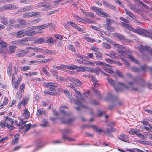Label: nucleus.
Here are the masks:
<instances>
[{
	"label": "nucleus",
	"mask_w": 152,
	"mask_h": 152,
	"mask_svg": "<svg viewBox=\"0 0 152 152\" xmlns=\"http://www.w3.org/2000/svg\"><path fill=\"white\" fill-rule=\"evenodd\" d=\"M107 80L110 85L115 88L116 92L121 91V89L117 88L116 86L118 84L124 87L126 89L132 91H136L138 92L143 91V88L145 86L146 83L145 81L141 78L134 79L132 81L129 82V86H126L125 84L120 82H116L110 78H107Z\"/></svg>",
	"instance_id": "f257e3e1"
},
{
	"label": "nucleus",
	"mask_w": 152,
	"mask_h": 152,
	"mask_svg": "<svg viewBox=\"0 0 152 152\" xmlns=\"http://www.w3.org/2000/svg\"><path fill=\"white\" fill-rule=\"evenodd\" d=\"M66 106H62L60 107L61 111L62 113L65 116L60 118V120L62 123L70 124L73 123L75 120L76 118L74 117H72L70 118H67V117H69L72 116V114L71 113H66L65 111L63 110L65 108H67Z\"/></svg>",
	"instance_id": "f03ea898"
},
{
	"label": "nucleus",
	"mask_w": 152,
	"mask_h": 152,
	"mask_svg": "<svg viewBox=\"0 0 152 152\" xmlns=\"http://www.w3.org/2000/svg\"><path fill=\"white\" fill-rule=\"evenodd\" d=\"M133 31L141 35L145 36L148 37L152 38V31L151 30H145L142 28H140L135 30H134Z\"/></svg>",
	"instance_id": "7ed1b4c3"
},
{
	"label": "nucleus",
	"mask_w": 152,
	"mask_h": 152,
	"mask_svg": "<svg viewBox=\"0 0 152 152\" xmlns=\"http://www.w3.org/2000/svg\"><path fill=\"white\" fill-rule=\"evenodd\" d=\"M92 10L95 12L96 14L99 16H101L104 17H109L110 15L104 12L103 10L100 8L96 7H91Z\"/></svg>",
	"instance_id": "20e7f679"
},
{
	"label": "nucleus",
	"mask_w": 152,
	"mask_h": 152,
	"mask_svg": "<svg viewBox=\"0 0 152 152\" xmlns=\"http://www.w3.org/2000/svg\"><path fill=\"white\" fill-rule=\"evenodd\" d=\"M18 8V7L16 5L8 4L4 5L1 8H0V11L16 10Z\"/></svg>",
	"instance_id": "39448f33"
},
{
	"label": "nucleus",
	"mask_w": 152,
	"mask_h": 152,
	"mask_svg": "<svg viewBox=\"0 0 152 152\" xmlns=\"http://www.w3.org/2000/svg\"><path fill=\"white\" fill-rule=\"evenodd\" d=\"M46 87L49 88L50 91H53L55 88L57 86V84L56 83H54L51 82H47L44 84Z\"/></svg>",
	"instance_id": "423d86ee"
},
{
	"label": "nucleus",
	"mask_w": 152,
	"mask_h": 152,
	"mask_svg": "<svg viewBox=\"0 0 152 152\" xmlns=\"http://www.w3.org/2000/svg\"><path fill=\"white\" fill-rule=\"evenodd\" d=\"M138 50L142 52L143 50H148L151 54L152 55V50L151 48L147 46H144L142 45H140L139 47L138 48Z\"/></svg>",
	"instance_id": "0eeeda50"
},
{
	"label": "nucleus",
	"mask_w": 152,
	"mask_h": 152,
	"mask_svg": "<svg viewBox=\"0 0 152 152\" xmlns=\"http://www.w3.org/2000/svg\"><path fill=\"white\" fill-rule=\"evenodd\" d=\"M31 123L28 124H26L23 126H21L20 127V130L21 131H23L25 133L28 131L31 128Z\"/></svg>",
	"instance_id": "6e6552de"
},
{
	"label": "nucleus",
	"mask_w": 152,
	"mask_h": 152,
	"mask_svg": "<svg viewBox=\"0 0 152 152\" xmlns=\"http://www.w3.org/2000/svg\"><path fill=\"white\" fill-rule=\"evenodd\" d=\"M7 44L4 42L3 41H0V46L2 47L1 48H0V52L1 53L4 52L7 50Z\"/></svg>",
	"instance_id": "1a4fd4ad"
},
{
	"label": "nucleus",
	"mask_w": 152,
	"mask_h": 152,
	"mask_svg": "<svg viewBox=\"0 0 152 152\" xmlns=\"http://www.w3.org/2000/svg\"><path fill=\"white\" fill-rule=\"evenodd\" d=\"M29 51L18 50L16 52V55L18 57H23L29 52Z\"/></svg>",
	"instance_id": "9d476101"
},
{
	"label": "nucleus",
	"mask_w": 152,
	"mask_h": 152,
	"mask_svg": "<svg viewBox=\"0 0 152 152\" xmlns=\"http://www.w3.org/2000/svg\"><path fill=\"white\" fill-rule=\"evenodd\" d=\"M94 63L97 65L100 66L102 67L104 66H106L108 67L111 66L110 65L107 64L103 62L95 61H94Z\"/></svg>",
	"instance_id": "9b49d317"
},
{
	"label": "nucleus",
	"mask_w": 152,
	"mask_h": 152,
	"mask_svg": "<svg viewBox=\"0 0 152 152\" xmlns=\"http://www.w3.org/2000/svg\"><path fill=\"white\" fill-rule=\"evenodd\" d=\"M105 29L111 32H114L115 31V28L112 26L111 24H105L104 25Z\"/></svg>",
	"instance_id": "f8f14e48"
},
{
	"label": "nucleus",
	"mask_w": 152,
	"mask_h": 152,
	"mask_svg": "<svg viewBox=\"0 0 152 152\" xmlns=\"http://www.w3.org/2000/svg\"><path fill=\"white\" fill-rule=\"evenodd\" d=\"M30 41V39L27 37L21 39L19 41V43L21 44V45L23 46L27 45V42Z\"/></svg>",
	"instance_id": "ddd939ff"
},
{
	"label": "nucleus",
	"mask_w": 152,
	"mask_h": 152,
	"mask_svg": "<svg viewBox=\"0 0 152 152\" xmlns=\"http://www.w3.org/2000/svg\"><path fill=\"white\" fill-rule=\"evenodd\" d=\"M0 21L1 23L4 25H7L8 23V18L4 16L1 17L0 18Z\"/></svg>",
	"instance_id": "4468645a"
},
{
	"label": "nucleus",
	"mask_w": 152,
	"mask_h": 152,
	"mask_svg": "<svg viewBox=\"0 0 152 152\" xmlns=\"http://www.w3.org/2000/svg\"><path fill=\"white\" fill-rule=\"evenodd\" d=\"M26 33L23 30L18 31L16 33V37L17 38H20L25 35Z\"/></svg>",
	"instance_id": "2eb2a0df"
},
{
	"label": "nucleus",
	"mask_w": 152,
	"mask_h": 152,
	"mask_svg": "<svg viewBox=\"0 0 152 152\" xmlns=\"http://www.w3.org/2000/svg\"><path fill=\"white\" fill-rule=\"evenodd\" d=\"M128 138V136L126 134H121L118 136V138L120 140L125 142H128V140H126V139Z\"/></svg>",
	"instance_id": "dca6fc26"
},
{
	"label": "nucleus",
	"mask_w": 152,
	"mask_h": 152,
	"mask_svg": "<svg viewBox=\"0 0 152 152\" xmlns=\"http://www.w3.org/2000/svg\"><path fill=\"white\" fill-rule=\"evenodd\" d=\"M45 39L44 37H39L37 38L34 41L35 43L42 44L45 43Z\"/></svg>",
	"instance_id": "f3484780"
},
{
	"label": "nucleus",
	"mask_w": 152,
	"mask_h": 152,
	"mask_svg": "<svg viewBox=\"0 0 152 152\" xmlns=\"http://www.w3.org/2000/svg\"><path fill=\"white\" fill-rule=\"evenodd\" d=\"M122 104V102L119 101L118 99H117L115 102L114 105H110L109 106V108L111 109L115 107L120 106Z\"/></svg>",
	"instance_id": "a211bd4d"
},
{
	"label": "nucleus",
	"mask_w": 152,
	"mask_h": 152,
	"mask_svg": "<svg viewBox=\"0 0 152 152\" xmlns=\"http://www.w3.org/2000/svg\"><path fill=\"white\" fill-rule=\"evenodd\" d=\"M115 35L120 40H122L124 41H126V40L125 37L121 34L118 33H115Z\"/></svg>",
	"instance_id": "6ab92c4d"
},
{
	"label": "nucleus",
	"mask_w": 152,
	"mask_h": 152,
	"mask_svg": "<svg viewBox=\"0 0 152 152\" xmlns=\"http://www.w3.org/2000/svg\"><path fill=\"white\" fill-rule=\"evenodd\" d=\"M83 101H84V100L83 99H78V100L75 102V103L76 104L81 105V107H82L88 109V108L86 106L82 105V103L83 102Z\"/></svg>",
	"instance_id": "aec40b11"
},
{
	"label": "nucleus",
	"mask_w": 152,
	"mask_h": 152,
	"mask_svg": "<svg viewBox=\"0 0 152 152\" xmlns=\"http://www.w3.org/2000/svg\"><path fill=\"white\" fill-rule=\"evenodd\" d=\"M77 67V66L74 64H71L69 66L64 65V68H67L72 70L75 69Z\"/></svg>",
	"instance_id": "412c9836"
},
{
	"label": "nucleus",
	"mask_w": 152,
	"mask_h": 152,
	"mask_svg": "<svg viewBox=\"0 0 152 152\" xmlns=\"http://www.w3.org/2000/svg\"><path fill=\"white\" fill-rule=\"evenodd\" d=\"M7 72L8 75L11 77L12 72V65L11 63H10L8 66Z\"/></svg>",
	"instance_id": "4be33fe9"
},
{
	"label": "nucleus",
	"mask_w": 152,
	"mask_h": 152,
	"mask_svg": "<svg viewBox=\"0 0 152 152\" xmlns=\"http://www.w3.org/2000/svg\"><path fill=\"white\" fill-rule=\"evenodd\" d=\"M43 50L44 51L43 52H44V54H45L53 55L56 54V51L55 50H53L52 51L47 49H45Z\"/></svg>",
	"instance_id": "5701e85b"
},
{
	"label": "nucleus",
	"mask_w": 152,
	"mask_h": 152,
	"mask_svg": "<svg viewBox=\"0 0 152 152\" xmlns=\"http://www.w3.org/2000/svg\"><path fill=\"white\" fill-rule=\"evenodd\" d=\"M30 113L27 109H25L24 110V113L22 114V116H24L25 115V118L28 119L29 117Z\"/></svg>",
	"instance_id": "b1692460"
},
{
	"label": "nucleus",
	"mask_w": 152,
	"mask_h": 152,
	"mask_svg": "<svg viewBox=\"0 0 152 152\" xmlns=\"http://www.w3.org/2000/svg\"><path fill=\"white\" fill-rule=\"evenodd\" d=\"M128 7L130 8L131 10H133L135 12H137L138 11L137 7L134 4L129 3L128 4Z\"/></svg>",
	"instance_id": "393cba45"
},
{
	"label": "nucleus",
	"mask_w": 152,
	"mask_h": 152,
	"mask_svg": "<svg viewBox=\"0 0 152 152\" xmlns=\"http://www.w3.org/2000/svg\"><path fill=\"white\" fill-rule=\"evenodd\" d=\"M42 114H44L45 115L46 113L45 111L41 109H38L37 113V115L38 116H40Z\"/></svg>",
	"instance_id": "a878e982"
},
{
	"label": "nucleus",
	"mask_w": 152,
	"mask_h": 152,
	"mask_svg": "<svg viewBox=\"0 0 152 152\" xmlns=\"http://www.w3.org/2000/svg\"><path fill=\"white\" fill-rule=\"evenodd\" d=\"M49 25V24L48 23L47 24L37 26V27H36L35 28H37V29L42 30L47 28Z\"/></svg>",
	"instance_id": "bb28decb"
},
{
	"label": "nucleus",
	"mask_w": 152,
	"mask_h": 152,
	"mask_svg": "<svg viewBox=\"0 0 152 152\" xmlns=\"http://www.w3.org/2000/svg\"><path fill=\"white\" fill-rule=\"evenodd\" d=\"M45 144L41 141L38 142L36 144V148L35 150V151L43 146Z\"/></svg>",
	"instance_id": "cd10ccee"
},
{
	"label": "nucleus",
	"mask_w": 152,
	"mask_h": 152,
	"mask_svg": "<svg viewBox=\"0 0 152 152\" xmlns=\"http://www.w3.org/2000/svg\"><path fill=\"white\" fill-rule=\"evenodd\" d=\"M139 131L138 129H131L129 133L131 134H135L136 135L138 133Z\"/></svg>",
	"instance_id": "c85d7f7f"
},
{
	"label": "nucleus",
	"mask_w": 152,
	"mask_h": 152,
	"mask_svg": "<svg viewBox=\"0 0 152 152\" xmlns=\"http://www.w3.org/2000/svg\"><path fill=\"white\" fill-rule=\"evenodd\" d=\"M46 39H45V43H53V39L52 37H48L46 38Z\"/></svg>",
	"instance_id": "c756f323"
},
{
	"label": "nucleus",
	"mask_w": 152,
	"mask_h": 152,
	"mask_svg": "<svg viewBox=\"0 0 152 152\" xmlns=\"http://www.w3.org/2000/svg\"><path fill=\"white\" fill-rule=\"evenodd\" d=\"M90 126L92 128L94 129L95 130L98 132L99 133H101V132H103V131L101 129L98 128L96 126L94 125H91Z\"/></svg>",
	"instance_id": "7c9ffc66"
},
{
	"label": "nucleus",
	"mask_w": 152,
	"mask_h": 152,
	"mask_svg": "<svg viewBox=\"0 0 152 152\" xmlns=\"http://www.w3.org/2000/svg\"><path fill=\"white\" fill-rule=\"evenodd\" d=\"M96 55V57L98 59H102V54L101 52L99 51H96L95 53Z\"/></svg>",
	"instance_id": "2f4dec72"
},
{
	"label": "nucleus",
	"mask_w": 152,
	"mask_h": 152,
	"mask_svg": "<svg viewBox=\"0 0 152 152\" xmlns=\"http://www.w3.org/2000/svg\"><path fill=\"white\" fill-rule=\"evenodd\" d=\"M53 68L55 69L64 70V65H62L61 66H54Z\"/></svg>",
	"instance_id": "473e14b6"
},
{
	"label": "nucleus",
	"mask_w": 152,
	"mask_h": 152,
	"mask_svg": "<svg viewBox=\"0 0 152 152\" xmlns=\"http://www.w3.org/2000/svg\"><path fill=\"white\" fill-rule=\"evenodd\" d=\"M118 51L120 52V54L125 58L128 57L129 56L128 55L126 52L123 50L122 49L121 50H118Z\"/></svg>",
	"instance_id": "72a5a7b5"
},
{
	"label": "nucleus",
	"mask_w": 152,
	"mask_h": 152,
	"mask_svg": "<svg viewBox=\"0 0 152 152\" xmlns=\"http://www.w3.org/2000/svg\"><path fill=\"white\" fill-rule=\"evenodd\" d=\"M110 57L115 59L117 58V54L114 51H112L110 53Z\"/></svg>",
	"instance_id": "f704fd0d"
},
{
	"label": "nucleus",
	"mask_w": 152,
	"mask_h": 152,
	"mask_svg": "<svg viewBox=\"0 0 152 152\" xmlns=\"http://www.w3.org/2000/svg\"><path fill=\"white\" fill-rule=\"evenodd\" d=\"M0 126L3 128L8 126V123L6 121H2L0 122Z\"/></svg>",
	"instance_id": "c9c22d12"
},
{
	"label": "nucleus",
	"mask_w": 152,
	"mask_h": 152,
	"mask_svg": "<svg viewBox=\"0 0 152 152\" xmlns=\"http://www.w3.org/2000/svg\"><path fill=\"white\" fill-rule=\"evenodd\" d=\"M29 100V99L28 97L24 98L22 101L21 103L23 104L24 106H25L26 105L27 103Z\"/></svg>",
	"instance_id": "e433bc0d"
},
{
	"label": "nucleus",
	"mask_w": 152,
	"mask_h": 152,
	"mask_svg": "<svg viewBox=\"0 0 152 152\" xmlns=\"http://www.w3.org/2000/svg\"><path fill=\"white\" fill-rule=\"evenodd\" d=\"M138 142L140 144L147 145H152V143L149 141H144L138 140Z\"/></svg>",
	"instance_id": "4c0bfd02"
},
{
	"label": "nucleus",
	"mask_w": 152,
	"mask_h": 152,
	"mask_svg": "<svg viewBox=\"0 0 152 152\" xmlns=\"http://www.w3.org/2000/svg\"><path fill=\"white\" fill-rule=\"evenodd\" d=\"M43 124L41 125V126L42 127H48L49 126V123L45 119L42 120Z\"/></svg>",
	"instance_id": "58836bf2"
},
{
	"label": "nucleus",
	"mask_w": 152,
	"mask_h": 152,
	"mask_svg": "<svg viewBox=\"0 0 152 152\" xmlns=\"http://www.w3.org/2000/svg\"><path fill=\"white\" fill-rule=\"evenodd\" d=\"M102 45L103 48L106 49H110L111 48V46L107 43H103L102 44Z\"/></svg>",
	"instance_id": "ea45409f"
},
{
	"label": "nucleus",
	"mask_w": 152,
	"mask_h": 152,
	"mask_svg": "<svg viewBox=\"0 0 152 152\" xmlns=\"http://www.w3.org/2000/svg\"><path fill=\"white\" fill-rule=\"evenodd\" d=\"M31 17H33L35 16L39 15H40V12L38 11H35L31 12Z\"/></svg>",
	"instance_id": "a19ab883"
},
{
	"label": "nucleus",
	"mask_w": 152,
	"mask_h": 152,
	"mask_svg": "<svg viewBox=\"0 0 152 152\" xmlns=\"http://www.w3.org/2000/svg\"><path fill=\"white\" fill-rule=\"evenodd\" d=\"M103 68L105 71L109 73H113V71L111 70V68H107L105 67V66H103Z\"/></svg>",
	"instance_id": "79ce46f5"
},
{
	"label": "nucleus",
	"mask_w": 152,
	"mask_h": 152,
	"mask_svg": "<svg viewBox=\"0 0 152 152\" xmlns=\"http://www.w3.org/2000/svg\"><path fill=\"white\" fill-rule=\"evenodd\" d=\"M75 69L77 70V71L80 72H82L85 71L84 67H78L77 66Z\"/></svg>",
	"instance_id": "37998d69"
},
{
	"label": "nucleus",
	"mask_w": 152,
	"mask_h": 152,
	"mask_svg": "<svg viewBox=\"0 0 152 152\" xmlns=\"http://www.w3.org/2000/svg\"><path fill=\"white\" fill-rule=\"evenodd\" d=\"M74 55H75V56H76V57H78L81 59H83V57L85 58H87V57H86L85 56H83L79 53H74Z\"/></svg>",
	"instance_id": "c03bdc74"
},
{
	"label": "nucleus",
	"mask_w": 152,
	"mask_h": 152,
	"mask_svg": "<svg viewBox=\"0 0 152 152\" xmlns=\"http://www.w3.org/2000/svg\"><path fill=\"white\" fill-rule=\"evenodd\" d=\"M85 39L88 41L90 42H95V40L94 39H91L88 36V35L86 34L85 35Z\"/></svg>",
	"instance_id": "a18cd8bd"
},
{
	"label": "nucleus",
	"mask_w": 152,
	"mask_h": 152,
	"mask_svg": "<svg viewBox=\"0 0 152 152\" xmlns=\"http://www.w3.org/2000/svg\"><path fill=\"white\" fill-rule=\"evenodd\" d=\"M85 15L86 16L90 17L91 18H94L95 15L92 12H87Z\"/></svg>",
	"instance_id": "49530a36"
},
{
	"label": "nucleus",
	"mask_w": 152,
	"mask_h": 152,
	"mask_svg": "<svg viewBox=\"0 0 152 152\" xmlns=\"http://www.w3.org/2000/svg\"><path fill=\"white\" fill-rule=\"evenodd\" d=\"M126 13L129 15L130 17L132 18V17L134 15L130 11H129L128 10L125 9H124Z\"/></svg>",
	"instance_id": "de8ad7c7"
},
{
	"label": "nucleus",
	"mask_w": 152,
	"mask_h": 152,
	"mask_svg": "<svg viewBox=\"0 0 152 152\" xmlns=\"http://www.w3.org/2000/svg\"><path fill=\"white\" fill-rule=\"evenodd\" d=\"M36 27H37V26H32L31 27L28 28L26 29V31H29V32H31V31H33L34 29H37V28H35Z\"/></svg>",
	"instance_id": "09e8293b"
},
{
	"label": "nucleus",
	"mask_w": 152,
	"mask_h": 152,
	"mask_svg": "<svg viewBox=\"0 0 152 152\" xmlns=\"http://www.w3.org/2000/svg\"><path fill=\"white\" fill-rule=\"evenodd\" d=\"M89 77L91 79L92 81L94 83H97L98 81V80L92 75H89Z\"/></svg>",
	"instance_id": "8fccbe9b"
},
{
	"label": "nucleus",
	"mask_w": 152,
	"mask_h": 152,
	"mask_svg": "<svg viewBox=\"0 0 152 152\" xmlns=\"http://www.w3.org/2000/svg\"><path fill=\"white\" fill-rule=\"evenodd\" d=\"M19 2L21 3L28 4L31 2L30 0H20Z\"/></svg>",
	"instance_id": "3c124183"
},
{
	"label": "nucleus",
	"mask_w": 152,
	"mask_h": 152,
	"mask_svg": "<svg viewBox=\"0 0 152 152\" xmlns=\"http://www.w3.org/2000/svg\"><path fill=\"white\" fill-rule=\"evenodd\" d=\"M129 69H130L132 71L134 72H139L140 71V69L139 68L134 67H132Z\"/></svg>",
	"instance_id": "603ef678"
},
{
	"label": "nucleus",
	"mask_w": 152,
	"mask_h": 152,
	"mask_svg": "<svg viewBox=\"0 0 152 152\" xmlns=\"http://www.w3.org/2000/svg\"><path fill=\"white\" fill-rule=\"evenodd\" d=\"M106 20V24H111L112 23H113L114 21L112 20L111 19L108 18H107Z\"/></svg>",
	"instance_id": "864d4df0"
},
{
	"label": "nucleus",
	"mask_w": 152,
	"mask_h": 152,
	"mask_svg": "<svg viewBox=\"0 0 152 152\" xmlns=\"http://www.w3.org/2000/svg\"><path fill=\"white\" fill-rule=\"evenodd\" d=\"M16 47L15 46H12L10 47V52L11 53L14 52L15 51V49Z\"/></svg>",
	"instance_id": "5fc2aeb1"
},
{
	"label": "nucleus",
	"mask_w": 152,
	"mask_h": 152,
	"mask_svg": "<svg viewBox=\"0 0 152 152\" xmlns=\"http://www.w3.org/2000/svg\"><path fill=\"white\" fill-rule=\"evenodd\" d=\"M62 138L64 140H68L69 141H74V140L73 139L68 137L67 136L65 135H63L62 136Z\"/></svg>",
	"instance_id": "6e6d98bb"
},
{
	"label": "nucleus",
	"mask_w": 152,
	"mask_h": 152,
	"mask_svg": "<svg viewBox=\"0 0 152 152\" xmlns=\"http://www.w3.org/2000/svg\"><path fill=\"white\" fill-rule=\"evenodd\" d=\"M5 119L6 121H9L12 124H13L14 123V120L12 118H10L8 116H6Z\"/></svg>",
	"instance_id": "4d7b16f0"
},
{
	"label": "nucleus",
	"mask_w": 152,
	"mask_h": 152,
	"mask_svg": "<svg viewBox=\"0 0 152 152\" xmlns=\"http://www.w3.org/2000/svg\"><path fill=\"white\" fill-rule=\"evenodd\" d=\"M75 82H76L75 83L77 86H80L82 83V82L78 79H76Z\"/></svg>",
	"instance_id": "13d9d810"
},
{
	"label": "nucleus",
	"mask_w": 152,
	"mask_h": 152,
	"mask_svg": "<svg viewBox=\"0 0 152 152\" xmlns=\"http://www.w3.org/2000/svg\"><path fill=\"white\" fill-rule=\"evenodd\" d=\"M140 138L144 140H145V136L141 133H138L137 135Z\"/></svg>",
	"instance_id": "bf43d9fd"
},
{
	"label": "nucleus",
	"mask_w": 152,
	"mask_h": 152,
	"mask_svg": "<svg viewBox=\"0 0 152 152\" xmlns=\"http://www.w3.org/2000/svg\"><path fill=\"white\" fill-rule=\"evenodd\" d=\"M124 27H125L126 28H127L131 31H132V30H134V28H133L132 27L126 23Z\"/></svg>",
	"instance_id": "052dcab7"
},
{
	"label": "nucleus",
	"mask_w": 152,
	"mask_h": 152,
	"mask_svg": "<svg viewBox=\"0 0 152 152\" xmlns=\"http://www.w3.org/2000/svg\"><path fill=\"white\" fill-rule=\"evenodd\" d=\"M64 92L66 95V96L68 98H70L71 96L70 94L66 90H64Z\"/></svg>",
	"instance_id": "680f3d73"
},
{
	"label": "nucleus",
	"mask_w": 152,
	"mask_h": 152,
	"mask_svg": "<svg viewBox=\"0 0 152 152\" xmlns=\"http://www.w3.org/2000/svg\"><path fill=\"white\" fill-rule=\"evenodd\" d=\"M25 85L24 84H22L20 86V92H23L25 89Z\"/></svg>",
	"instance_id": "e2e57ef3"
},
{
	"label": "nucleus",
	"mask_w": 152,
	"mask_h": 152,
	"mask_svg": "<svg viewBox=\"0 0 152 152\" xmlns=\"http://www.w3.org/2000/svg\"><path fill=\"white\" fill-rule=\"evenodd\" d=\"M25 12L32 10L33 9L32 7L31 6H27L24 7Z\"/></svg>",
	"instance_id": "0e129e2a"
},
{
	"label": "nucleus",
	"mask_w": 152,
	"mask_h": 152,
	"mask_svg": "<svg viewBox=\"0 0 152 152\" xmlns=\"http://www.w3.org/2000/svg\"><path fill=\"white\" fill-rule=\"evenodd\" d=\"M39 32L38 31L30 32L29 33V35H34L38 34Z\"/></svg>",
	"instance_id": "69168bd1"
},
{
	"label": "nucleus",
	"mask_w": 152,
	"mask_h": 152,
	"mask_svg": "<svg viewBox=\"0 0 152 152\" xmlns=\"http://www.w3.org/2000/svg\"><path fill=\"white\" fill-rule=\"evenodd\" d=\"M113 46L115 48H119L121 49L123 48H124L123 46L121 45L117 44H114Z\"/></svg>",
	"instance_id": "338daca9"
},
{
	"label": "nucleus",
	"mask_w": 152,
	"mask_h": 152,
	"mask_svg": "<svg viewBox=\"0 0 152 152\" xmlns=\"http://www.w3.org/2000/svg\"><path fill=\"white\" fill-rule=\"evenodd\" d=\"M42 70L44 74H45L47 75H49V73L45 67H43Z\"/></svg>",
	"instance_id": "774afa93"
}]
</instances>
